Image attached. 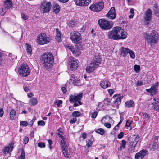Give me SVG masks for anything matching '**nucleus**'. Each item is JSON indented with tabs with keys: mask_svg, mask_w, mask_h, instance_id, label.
<instances>
[{
	"mask_svg": "<svg viewBox=\"0 0 159 159\" xmlns=\"http://www.w3.org/2000/svg\"><path fill=\"white\" fill-rule=\"evenodd\" d=\"M53 55L49 52L46 53L41 57V62L43 66L46 69L51 67L54 61Z\"/></svg>",
	"mask_w": 159,
	"mask_h": 159,
	"instance_id": "1",
	"label": "nucleus"
},
{
	"mask_svg": "<svg viewBox=\"0 0 159 159\" xmlns=\"http://www.w3.org/2000/svg\"><path fill=\"white\" fill-rule=\"evenodd\" d=\"M159 35L155 30H153L149 34L146 35V39L147 42L151 45L153 44L157 43L159 40Z\"/></svg>",
	"mask_w": 159,
	"mask_h": 159,
	"instance_id": "2",
	"label": "nucleus"
},
{
	"mask_svg": "<svg viewBox=\"0 0 159 159\" xmlns=\"http://www.w3.org/2000/svg\"><path fill=\"white\" fill-rule=\"evenodd\" d=\"M51 40L45 33H41L37 37V42L38 44L43 45L48 43Z\"/></svg>",
	"mask_w": 159,
	"mask_h": 159,
	"instance_id": "3",
	"label": "nucleus"
},
{
	"mask_svg": "<svg viewBox=\"0 0 159 159\" xmlns=\"http://www.w3.org/2000/svg\"><path fill=\"white\" fill-rule=\"evenodd\" d=\"M98 24L102 29L105 30H108L113 26L112 21L107 20L105 19H99L98 21Z\"/></svg>",
	"mask_w": 159,
	"mask_h": 159,
	"instance_id": "4",
	"label": "nucleus"
},
{
	"mask_svg": "<svg viewBox=\"0 0 159 159\" xmlns=\"http://www.w3.org/2000/svg\"><path fill=\"white\" fill-rule=\"evenodd\" d=\"M30 69L25 64H22L18 68V73L20 75L23 77L28 75L30 72Z\"/></svg>",
	"mask_w": 159,
	"mask_h": 159,
	"instance_id": "5",
	"label": "nucleus"
},
{
	"mask_svg": "<svg viewBox=\"0 0 159 159\" xmlns=\"http://www.w3.org/2000/svg\"><path fill=\"white\" fill-rule=\"evenodd\" d=\"M68 61L71 70L72 71L76 70L79 66L78 61L73 57H70L68 59Z\"/></svg>",
	"mask_w": 159,
	"mask_h": 159,
	"instance_id": "6",
	"label": "nucleus"
},
{
	"mask_svg": "<svg viewBox=\"0 0 159 159\" xmlns=\"http://www.w3.org/2000/svg\"><path fill=\"white\" fill-rule=\"evenodd\" d=\"M118 27H116L108 32L107 36L110 39L117 40H118Z\"/></svg>",
	"mask_w": 159,
	"mask_h": 159,
	"instance_id": "7",
	"label": "nucleus"
},
{
	"mask_svg": "<svg viewBox=\"0 0 159 159\" xmlns=\"http://www.w3.org/2000/svg\"><path fill=\"white\" fill-rule=\"evenodd\" d=\"M104 3L102 1L95 4H92L89 7V9L95 12H99L103 8Z\"/></svg>",
	"mask_w": 159,
	"mask_h": 159,
	"instance_id": "8",
	"label": "nucleus"
},
{
	"mask_svg": "<svg viewBox=\"0 0 159 159\" xmlns=\"http://www.w3.org/2000/svg\"><path fill=\"white\" fill-rule=\"evenodd\" d=\"M80 34L76 31L71 33L70 38L72 42L76 44H80L81 42Z\"/></svg>",
	"mask_w": 159,
	"mask_h": 159,
	"instance_id": "9",
	"label": "nucleus"
},
{
	"mask_svg": "<svg viewBox=\"0 0 159 159\" xmlns=\"http://www.w3.org/2000/svg\"><path fill=\"white\" fill-rule=\"evenodd\" d=\"M159 85V82H157L153 84L150 89H146V90L150 95L153 96L157 93Z\"/></svg>",
	"mask_w": 159,
	"mask_h": 159,
	"instance_id": "10",
	"label": "nucleus"
},
{
	"mask_svg": "<svg viewBox=\"0 0 159 159\" xmlns=\"http://www.w3.org/2000/svg\"><path fill=\"white\" fill-rule=\"evenodd\" d=\"M82 97V94L81 93L77 94V95L75 94L74 95H71L69 98L70 102L71 103L76 102H78V103L80 105H81V102L80 101Z\"/></svg>",
	"mask_w": 159,
	"mask_h": 159,
	"instance_id": "11",
	"label": "nucleus"
},
{
	"mask_svg": "<svg viewBox=\"0 0 159 159\" xmlns=\"http://www.w3.org/2000/svg\"><path fill=\"white\" fill-rule=\"evenodd\" d=\"M118 40L124 39L127 37V33L122 27H118Z\"/></svg>",
	"mask_w": 159,
	"mask_h": 159,
	"instance_id": "12",
	"label": "nucleus"
},
{
	"mask_svg": "<svg viewBox=\"0 0 159 159\" xmlns=\"http://www.w3.org/2000/svg\"><path fill=\"white\" fill-rule=\"evenodd\" d=\"M51 7V4L50 2H44L42 3L41 8L43 13H46L50 11Z\"/></svg>",
	"mask_w": 159,
	"mask_h": 159,
	"instance_id": "13",
	"label": "nucleus"
},
{
	"mask_svg": "<svg viewBox=\"0 0 159 159\" xmlns=\"http://www.w3.org/2000/svg\"><path fill=\"white\" fill-rule=\"evenodd\" d=\"M81 49L82 46L80 44H76L75 47H73L71 52L75 56H77L80 54V50Z\"/></svg>",
	"mask_w": 159,
	"mask_h": 159,
	"instance_id": "14",
	"label": "nucleus"
},
{
	"mask_svg": "<svg viewBox=\"0 0 159 159\" xmlns=\"http://www.w3.org/2000/svg\"><path fill=\"white\" fill-rule=\"evenodd\" d=\"M75 4L79 6H86L89 4L91 0H74Z\"/></svg>",
	"mask_w": 159,
	"mask_h": 159,
	"instance_id": "15",
	"label": "nucleus"
},
{
	"mask_svg": "<svg viewBox=\"0 0 159 159\" xmlns=\"http://www.w3.org/2000/svg\"><path fill=\"white\" fill-rule=\"evenodd\" d=\"M80 80L74 74L72 75L70 78V83L74 85H79L80 84Z\"/></svg>",
	"mask_w": 159,
	"mask_h": 159,
	"instance_id": "16",
	"label": "nucleus"
},
{
	"mask_svg": "<svg viewBox=\"0 0 159 159\" xmlns=\"http://www.w3.org/2000/svg\"><path fill=\"white\" fill-rule=\"evenodd\" d=\"M106 17L111 19H114L116 16V12L114 7H112L108 13L106 15Z\"/></svg>",
	"mask_w": 159,
	"mask_h": 159,
	"instance_id": "17",
	"label": "nucleus"
},
{
	"mask_svg": "<svg viewBox=\"0 0 159 159\" xmlns=\"http://www.w3.org/2000/svg\"><path fill=\"white\" fill-rule=\"evenodd\" d=\"M148 151L143 150L137 153L135 156V159H143L147 154Z\"/></svg>",
	"mask_w": 159,
	"mask_h": 159,
	"instance_id": "18",
	"label": "nucleus"
},
{
	"mask_svg": "<svg viewBox=\"0 0 159 159\" xmlns=\"http://www.w3.org/2000/svg\"><path fill=\"white\" fill-rule=\"evenodd\" d=\"M13 144L12 143H10L7 146H5L3 150V152L5 154L10 153L13 150Z\"/></svg>",
	"mask_w": 159,
	"mask_h": 159,
	"instance_id": "19",
	"label": "nucleus"
},
{
	"mask_svg": "<svg viewBox=\"0 0 159 159\" xmlns=\"http://www.w3.org/2000/svg\"><path fill=\"white\" fill-rule=\"evenodd\" d=\"M62 151L63 155L66 158H69L72 153V149L70 148H67Z\"/></svg>",
	"mask_w": 159,
	"mask_h": 159,
	"instance_id": "20",
	"label": "nucleus"
},
{
	"mask_svg": "<svg viewBox=\"0 0 159 159\" xmlns=\"http://www.w3.org/2000/svg\"><path fill=\"white\" fill-rule=\"evenodd\" d=\"M144 20L146 21H149L151 20L152 16V12L150 9H148L145 14Z\"/></svg>",
	"mask_w": 159,
	"mask_h": 159,
	"instance_id": "21",
	"label": "nucleus"
},
{
	"mask_svg": "<svg viewBox=\"0 0 159 159\" xmlns=\"http://www.w3.org/2000/svg\"><path fill=\"white\" fill-rule=\"evenodd\" d=\"M97 66V65H95L94 63H91L86 67V70L89 73L92 72Z\"/></svg>",
	"mask_w": 159,
	"mask_h": 159,
	"instance_id": "22",
	"label": "nucleus"
},
{
	"mask_svg": "<svg viewBox=\"0 0 159 159\" xmlns=\"http://www.w3.org/2000/svg\"><path fill=\"white\" fill-rule=\"evenodd\" d=\"M110 82L107 80H103L100 82V86L103 89H106L110 86Z\"/></svg>",
	"mask_w": 159,
	"mask_h": 159,
	"instance_id": "23",
	"label": "nucleus"
},
{
	"mask_svg": "<svg viewBox=\"0 0 159 159\" xmlns=\"http://www.w3.org/2000/svg\"><path fill=\"white\" fill-rule=\"evenodd\" d=\"M129 49L124 47H122L120 49V55L123 56H126L129 52Z\"/></svg>",
	"mask_w": 159,
	"mask_h": 159,
	"instance_id": "24",
	"label": "nucleus"
},
{
	"mask_svg": "<svg viewBox=\"0 0 159 159\" xmlns=\"http://www.w3.org/2000/svg\"><path fill=\"white\" fill-rule=\"evenodd\" d=\"M56 30L57 34L55 39L58 42H61V38L62 37V34L58 29H56Z\"/></svg>",
	"mask_w": 159,
	"mask_h": 159,
	"instance_id": "25",
	"label": "nucleus"
},
{
	"mask_svg": "<svg viewBox=\"0 0 159 159\" xmlns=\"http://www.w3.org/2000/svg\"><path fill=\"white\" fill-rule=\"evenodd\" d=\"M37 103V99L35 97H33L30 98L29 101V104L31 106L36 105Z\"/></svg>",
	"mask_w": 159,
	"mask_h": 159,
	"instance_id": "26",
	"label": "nucleus"
},
{
	"mask_svg": "<svg viewBox=\"0 0 159 159\" xmlns=\"http://www.w3.org/2000/svg\"><path fill=\"white\" fill-rule=\"evenodd\" d=\"M155 101V103H152V108L157 112H159V101H156L155 98L154 99Z\"/></svg>",
	"mask_w": 159,
	"mask_h": 159,
	"instance_id": "27",
	"label": "nucleus"
},
{
	"mask_svg": "<svg viewBox=\"0 0 159 159\" xmlns=\"http://www.w3.org/2000/svg\"><path fill=\"white\" fill-rule=\"evenodd\" d=\"M101 61L102 58L101 56L98 55L95 56V59L94 60V62L93 63H94V64L95 65H97V66L99 64L101 63Z\"/></svg>",
	"mask_w": 159,
	"mask_h": 159,
	"instance_id": "28",
	"label": "nucleus"
},
{
	"mask_svg": "<svg viewBox=\"0 0 159 159\" xmlns=\"http://www.w3.org/2000/svg\"><path fill=\"white\" fill-rule=\"evenodd\" d=\"M148 148L150 150L154 151L157 148L158 144L156 142L152 143L149 145Z\"/></svg>",
	"mask_w": 159,
	"mask_h": 159,
	"instance_id": "29",
	"label": "nucleus"
},
{
	"mask_svg": "<svg viewBox=\"0 0 159 159\" xmlns=\"http://www.w3.org/2000/svg\"><path fill=\"white\" fill-rule=\"evenodd\" d=\"M5 7L7 9L12 7V4L11 0H6L4 2Z\"/></svg>",
	"mask_w": 159,
	"mask_h": 159,
	"instance_id": "30",
	"label": "nucleus"
},
{
	"mask_svg": "<svg viewBox=\"0 0 159 159\" xmlns=\"http://www.w3.org/2000/svg\"><path fill=\"white\" fill-rule=\"evenodd\" d=\"M125 106L127 108L134 107V103L133 100H129L126 102L125 103Z\"/></svg>",
	"mask_w": 159,
	"mask_h": 159,
	"instance_id": "31",
	"label": "nucleus"
},
{
	"mask_svg": "<svg viewBox=\"0 0 159 159\" xmlns=\"http://www.w3.org/2000/svg\"><path fill=\"white\" fill-rule=\"evenodd\" d=\"M16 116V113L15 110L12 109L10 113V117L11 120H13L15 119Z\"/></svg>",
	"mask_w": 159,
	"mask_h": 159,
	"instance_id": "32",
	"label": "nucleus"
},
{
	"mask_svg": "<svg viewBox=\"0 0 159 159\" xmlns=\"http://www.w3.org/2000/svg\"><path fill=\"white\" fill-rule=\"evenodd\" d=\"M122 98V96H118L116 98L115 101H114V104L116 106V108H117L118 106L121 103V100Z\"/></svg>",
	"mask_w": 159,
	"mask_h": 159,
	"instance_id": "33",
	"label": "nucleus"
},
{
	"mask_svg": "<svg viewBox=\"0 0 159 159\" xmlns=\"http://www.w3.org/2000/svg\"><path fill=\"white\" fill-rule=\"evenodd\" d=\"M66 141V139L61 140V146L62 150L67 148V145L65 143Z\"/></svg>",
	"mask_w": 159,
	"mask_h": 159,
	"instance_id": "34",
	"label": "nucleus"
},
{
	"mask_svg": "<svg viewBox=\"0 0 159 159\" xmlns=\"http://www.w3.org/2000/svg\"><path fill=\"white\" fill-rule=\"evenodd\" d=\"M25 46H26V50L27 51V52L29 54H31L32 53L31 52L32 51V49H31V46L28 43H26Z\"/></svg>",
	"mask_w": 159,
	"mask_h": 159,
	"instance_id": "35",
	"label": "nucleus"
},
{
	"mask_svg": "<svg viewBox=\"0 0 159 159\" xmlns=\"http://www.w3.org/2000/svg\"><path fill=\"white\" fill-rule=\"evenodd\" d=\"M106 117H103L102 119L101 120V122L103 124H104V125L107 128H110L111 127V125L110 124L107 123H104L103 122V120L106 119Z\"/></svg>",
	"mask_w": 159,
	"mask_h": 159,
	"instance_id": "36",
	"label": "nucleus"
},
{
	"mask_svg": "<svg viewBox=\"0 0 159 159\" xmlns=\"http://www.w3.org/2000/svg\"><path fill=\"white\" fill-rule=\"evenodd\" d=\"M53 9L54 12L56 13L59 12L60 10V7L58 5H55L53 6Z\"/></svg>",
	"mask_w": 159,
	"mask_h": 159,
	"instance_id": "37",
	"label": "nucleus"
},
{
	"mask_svg": "<svg viewBox=\"0 0 159 159\" xmlns=\"http://www.w3.org/2000/svg\"><path fill=\"white\" fill-rule=\"evenodd\" d=\"M7 9L5 7H2L0 9V14L1 16H3L7 12Z\"/></svg>",
	"mask_w": 159,
	"mask_h": 159,
	"instance_id": "38",
	"label": "nucleus"
},
{
	"mask_svg": "<svg viewBox=\"0 0 159 159\" xmlns=\"http://www.w3.org/2000/svg\"><path fill=\"white\" fill-rule=\"evenodd\" d=\"M126 141L124 140H123L121 141V145L119 148V149L120 150H121L122 149H125V145L126 144Z\"/></svg>",
	"mask_w": 159,
	"mask_h": 159,
	"instance_id": "39",
	"label": "nucleus"
},
{
	"mask_svg": "<svg viewBox=\"0 0 159 159\" xmlns=\"http://www.w3.org/2000/svg\"><path fill=\"white\" fill-rule=\"evenodd\" d=\"M93 138H91L90 139L88 140V143L86 145V146L89 148L91 147L93 144Z\"/></svg>",
	"mask_w": 159,
	"mask_h": 159,
	"instance_id": "40",
	"label": "nucleus"
},
{
	"mask_svg": "<svg viewBox=\"0 0 159 159\" xmlns=\"http://www.w3.org/2000/svg\"><path fill=\"white\" fill-rule=\"evenodd\" d=\"M72 116L73 117H79L81 116V113L80 112L77 111L73 112L72 114Z\"/></svg>",
	"mask_w": 159,
	"mask_h": 159,
	"instance_id": "41",
	"label": "nucleus"
},
{
	"mask_svg": "<svg viewBox=\"0 0 159 159\" xmlns=\"http://www.w3.org/2000/svg\"><path fill=\"white\" fill-rule=\"evenodd\" d=\"M95 132L101 135H103L105 133V130L101 128L97 129L95 131Z\"/></svg>",
	"mask_w": 159,
	"mask_h": 159,
	"instance_id": "42",
	"label": "nucleus"
},
{
	"mask_svg": "<svg viewBox=\"0 0 159 159\" xmlns=\"http://www.w3.org/2000/svg\"><path fill=\"white\" fill-rule=\"evenodd\" d=\"M134 70L136 73H138L139 71L140 66L139 65H135L134 66Z\"/></svg>",
	"mask_w": 159,
	"mask_h": 159,
	"instance_id": "43",
	"label": "nucleus"
},
{
	"mask_svg": "<svg viewBox=\"0 0 159 159\" xmlns=\"http://www.w3.org/2000/svg\"><path fill=\"white\" fill-rule=\"evenodd\" d=\"M130 55V57L132 59H134L135 57V56L134 52L132 50H129V52L128 53Z\"/></svg>",
	"mask_w": 159,
	"mask_h": 159,
	"instance_id": "44",
	"label": "nucleus"
},
{
	"mask_svg": "<svg viewBox=\"0 0 159 159\" xmlns=\"http://www.w3.org/2000/svg\"><path fill=\"white\" fill-rule=\"evenodd\" d=\"M69 25L70 27H73L76 25V23L75 22V20H73V21H70Z\"/></svg>",
	"mask_w": 159,
	"mask_h": 159,
	"instance_id": "45",
	"label": "nucleus"
},
{
	"mask_svg": "<svg viewBox=\"0 0 159 159\" xmlns=\"http://www.w3.org/2000/svg\"><path fill=\"white\" fill-rule=\"evenodd\" d=\"M130 13L131 15L129 16V17L130 18H133L134 16V10L133 8H131L130 10Z\"/></svg>",
	"mask_w": 159,
	"mask_h": 159,
	"instance_id": "46",
	"label": "nucleus"
},
{
	"mask_svg": "<svg viewBox=\"0 0 159 159\" xmlns=\"http://www.w3.org/2000/svg\"><path fill=\"white\" fill-rule=\"evenodd\" d=\"M142 117L144 119L148 120L150 118L149 116L146 113H143L142 115Z\"/></svg>",
	"mask_w": 159,
	"mask_h": 159,
	"instance_id": "47",
	"label": "nucleus"
},
{
	"mask_svg": "<svg viewBox=\"0 0 159 159\" xmlns=\"http://www.w3.org/2000/svg\"><path fill=\"white\" fill-rule=\"evenodd\" d=\"M139 137L138 136H137L135 138V139L134 140V141L133 142V143H135L134 148H135V145L137 144L138 142L139 141Z\"/></svg>",
	"mask_w": 159,
	"mask_h": 159,
	"instance_id": "48",
	"label": "nucleus"
},
{
	"mask_svg": "<svg viewBox=\"0 0 159 159\" xmlns=\"http://www.w3.org/2000/svg\"><path fill=\"white\" fill-rule=\"evenodd\" d=\"M17 107H21L24 105V103L20 101H17Z\"/></svg>",
	"mask_w": 159,
	"mask_h": 159,
	"instance_id": "49",
	"label": "nucleus"
},
{
	"mask_svg": "<svg viewBox=\"0 0 159 159\" xmlns=\"http://www.w3.org/2000/svg\"><path fill=\"white\" fill-rule=\"evenodd\" d=\"M65 47L70 49L71 51L73 48V47L71 45L69 44H66Z\"/></svg>",
	"mask_w": 159,
	"mask_h": 159,
	"instance_id": "50",
	"label": "nucleus"
},
{
	"mask_svg": "<svg viewBox=\"0 0 159 159\" xmlns=\"http://www.w3.org/2000/svg\"><path fill=\"white\" fill-rule=\"evenodd\" d=\"M28 125L27 121H22L20 122V125L23 126H26Z\"/></svg>",
	"mask_w": 159,
	"mask_h": 159,
	"instance_id": "51",
	"label": "nucleus"
},
{
	"mask_svg": "<svg viewBox=\"0 0 159 159\" xmlns=\"http://www.w3.org/2000/svg\"><path fill=\"white\" fill-rule=\"evenodd\" d=\"M21 151V153L20 155L18 156V157H25V152L24 150L23 149L21 150H19V151Z\"/></svg>",
	"mask_w": 159,
	"mask_h": 159,
	"instance_id": "52",
	"label": "nucleus"
},
{
	"mask_svg": "<svg viewBox=\"0 0 159 159\" xmlns=\"http://www.w3.org/2000/svg\"><path fill=\"white\" fill-rule=\"evenodd\" d=\"M29 139L27 136H25L23 139V143L26 144L29 141Z\"/></svg>",
	"mask_w": 159,
	"mask_h": 159,
	"instance_id": "53",
	"label": "nucleus"
},
{
	"mask_svg": "<svg viewBox=\"0 0 159 159\" xmlns=\"http://www.w3.org/2000/svg\"><path fill=\"white\" fill-rule=\"evenodd\" d=\"M38 125H39L43 126L45 125V123L44 121L43 120L39 121L38 122Z\"/></svg>",
	"mask_w": 159,
	"mask_h": 159,
	"instance_id": "54",
	"label": "nucleus"
},
{
	"mask_svg": "<svg viewBox=\"0 0 159 159\" xmlns=\"http://www.w3.org/2000/svg\"><path fill=\"white\" fill-rule=\"evenodd\" d=\"M98 115V112L97 111H94L92 114L91 117L92 118H95Z\"/></svg>",
	"mask_w": 159,
	"mask_h": 159,
	"instance_id": "55",
	"label": "nucleus"
},
{
	"mask_svg": "<svg viewBox=\"0 0 159 159\" xmlns=\"http://www.w3.org/2000/svg\"><path fill=\"white\" fill-rule=\"evenodd\" d=\"M21 17L25 20H27L28 18V16L24 14H21Z\"/></svg>",
	"mask_w": 159,
	"mask_h": 159,
	"instance_id": "56",
	"label": "nucleus"
},
{
	"mask_svg": "<svg viewBox=\"0 0 159 159\" xmlns=\"http://www.w3.org/2000/svg\"><path fill=\"white\" fill-rule=\"evenodd\" d=\"M77 120L75 117L72 118L70 120V122L71 124L74 123L77 121Z\"/></svg>",
	"mask_w": 159,
	"mask_h": 159,
	"instance_id": "57",
	"label": "nucleus"
},
{
	"mask_svg": "<svg viewBox=\"0 0 159 159\" xmlns=\"http://www.w3.org/2000/svg\"><path fill=\"white\" fill-rule=\"evenodd\" d=\"M57 103V107H59L60 106V104H62V101L61 100H59L58 101H56L55 102V103Z\"/></svg>",
	"mask_w": 159,
	"mask_h": 159,
	"instance_id": "58",
	"label": "nucleus"
},
{
	"mask_svg": "<svg viewBox=\"0 0 159 159\" xmlns=\"http://www.w3.org/2000/svg\"><path fill=\"white\" fill-rule=\"evenodd\" d=\"M124 135V133L123 132H121L118 135V137L119 139H121L122 138Z\"/></svg>",
	"mask_w": 159,
	"mask_h": 159,
	"instance_id": "59",
	"label": "nucleus"
},
{
	"mask_svg": "<svg viewBox=\"0 0 159 159\" xmlns=\"http://www.w3.org/2000/svg\"><path fill=\"white\" fill-rule=\"evenodd\" d=\"M38 146L41 148L45 147V145L42 142L39 143L38 144Z\"/></svg>",
	"mask_w": 159,
	"mask_h": 159,
	"instance_id": "60",
	"label": "nucleus"
},
{
	"mask_svg": "<svg viewBox=\"0 0 159 159\" xmlns=\"http://www.w3.org/2000/svg\"><path fill=\"white\" fill-rule=\"evenodd\" d=\"M4 114V111L3 110V109L2 108H1L0 109V117H2L3 114Z\"/></svg>",
	"mask_w": 159,
	"mask_h": 159,
	"instance_id": "61",
	"label": "nucleus"
},
{
	"mask_svg": "<svg viewBox=\"0 0 159 159\" xmlns=\"http://www.w3.org/2000/svg\"><path fill=\"white\" fill-rule=\"evenodd\" d=\"M105 101L106 102V104L107 105H109L111 101V99L109 98H107Z\"/></svg>",
	"mask_w": 159,
	"mask_h": 159,
	"instance_id": "62",
	"label": "nucleus"
},
{
	"mask_svg": "<svg viewBox=\"0 0 159 159\" xmlns=\"http://www.w3.org/2000/svg\"><path fill=\"white\" fill-rule=\"evenodd\" d=\"M114 90L112 89H109L108 90V92L110 96H111L114 93Z\"/></svg>",
	"mask_w": 159,
	"mask_h": 159,
	"instance_id": "63",
	"label": "nucleus"
},
{
	"mask_svg": "<svg viewBox=\"0 0 159 159\" xmlns=\"http://www.w3.org/2000/svg\"><path fill=\"white\" fill-rule=\"evenodd\" d=\"M35 118L34 117L33 119L31 120L30 122V124L29 125H30V127L32 126L33 125V124L35 120Z\"/></svg>",
	"mask_w": 159,
	"mask_h": 159,
	"instance_id": "64",
	"label": "nucleus"
}]
</instances>
